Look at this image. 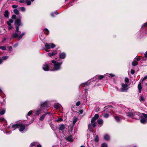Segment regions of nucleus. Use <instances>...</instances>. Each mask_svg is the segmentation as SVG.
Masks as SVG:
<instances>
[{
    "label": "nucleus",
    "instance_id": "473e14b6",
    "mask_svg": "<svg viewBox=\"0 0 147 147\" xmlns=\"http://www.w3.org/2000/svg\"><path fill=\"white\" fill-rule=\"evenodd\" d=\"M147 27V22L144 23L143 24L141 27L142 29H144L145 27Z\"/></svg>",
    "mask_w": 147,
    "mask_h": 147
},
{
    "label": "nucleus",
    "instance_id": "ea45409f",
    "mask_svg": "<svg viewBox=\"0 0 147 147\" xmlns=\"http://www.w3.org/2000/svg\"><path fill=\"white\" fill-rule=\"evenodd\" d=\"M101 147H107V144L105 143H104L101 144Z\"/></svg>",
    "mask_w": 147,
    "mask_h": 147
},
{
    "label": "nucleus",
    "instance_id": "0e129e2a",
    "mask_svg": "<svg viewBox=\"0 0 147 147\" xmlns=\"http://www.w3.org/2000/svg\"><path fill=\"white\" fill-rule=\"evenodd\" d=\"M37 147H41V146L40 144L37 145Z\"/></svg>",
    "mask_w": 147,
    "mask_h": 147
},
{
    "label": "nucleus",
    "instance_id": "4d7b16f0",
    "mask_svg": "<svg viewBox=\"0 0 147 147\" xmlns=\"http://www.w3.org/2000/svg\"><path fill=\"white\" fill-rule=\"evenodd\" d=\"M109 75L112 77H113L115 76V75L114 74H110Z\"/></svg>",
    "mask_w": 147,
    "mask_h": 147
},
{
    "label": "nucleus",
    "instance_id": "423d86ee",
    "mask_svg": "<svg viewBox=\"0 0 147 147\" xmlns=\"http://www.w3.org/2000/svg\"><path fill=\"white\" fill-rule=\"evenodd\" d=\"M122 87L121 89V92H124L127 91V87L128 85L127 84H124L123 83L121 84Z\"/></svg>",
    "mask_w": 147,
    "mask_h": 147
},
{
    "label": "nucleus",
    "instance_id": "f257e3e1",
    "mask_svg": "<svg viewBox=\"0 0 147 147\" xmlns=\"http://www.w3.org/2000/svg\"><path fill=\"white\" fill-rule=\"evenodd\" d=\"M99 117V115L97 114H96L94 117H93L91 120V123L89 124L88 125L89 129L91 130L93 127H94L96 126V120Z\"/></svg>",
    "mask_w": 147,
    "mask_h": 147
},
{
    "label": "nucleus",
    "instance_id": "774afa93",
    "mask_svg": "<svg viewBox=\"0 0 147 147\" xmlns=\"http://www.w3.org/2000/svg\"><path fill=\"white\" fill-rule=\"evenodd\" d=\"M80 147H84V146H81Z\"/></svg>",
    "mask_w": 147,
    "mask_h": 147
},
{
    "label": "nucleus",
    "instance_id": "2eb2a0df",
    "mask_svg": "<svg viewBox=\"0 0 147 147\" xmlns=\"http://www.w3.org/2000/svg\"><path fill=\"white\" fill-rule=\"evenodd\" d=\"M97 121L98 124L100 125L99 126V127H101L102 125L103 121L102 119L99 118L98 120Z\"/></svg>",
    "mask_w": 147,
    "mask_h": 147
},
{
    "label": "nucleus",
    "instance_id": "393cba45",
    "mask_svg": "<svg viewBox=\"0 0 147 147\" xmlns=\"http://www.w3.org/2000/svg\"><path fill=\"white\" fill-rule=\"evenodd\" d=\"M13 22V21L12 19H10L7 22V24L9 26L11 25V24Z\"/></svg>",
    "mask_w": 147,
    "mask_h": 147
},
{
    "label": "nucleus",
    "instance_id": "e433bc0d",
    "mask_svg": "<svg viewBox=\"0 0 147 147\" xmlns=\"http://www.w3.org/2000/svg\"><path fill=\"white\" fill-rule=\"evenodd\" d=\"M0 49H2V50H6V47L4 46H0Z\"/></svg>",
    "mask_w": 147,
    "mask_h": 147
},
{
    "label": "nucleus",
    "instance_id": "3c124183",
    "mask_svg": "<svg viewBox=\"0 0 147 147\" xmlns=\"http://www.w3.org/2000/svg\"><path fill=\"white\" fill-rule=\"evenodd\" d=\"M63 121V119L62 118H59L57 120V121Z\"/></svg>",
    "mask_w": 147,
    "mask_h": 147
},
{
    "label": "nucleus",
    "instance_id": "9d476101",
    "mask_svg": "<svg viewBox=\"0 0 147 147\" xmlns=\"http://www.w3.org/2000/svg\"><path fill=\"white\" fill-rule=\"evenodd\" d=\"M19 26H16V31L17 33H16L13 34L12 37H18L19 34H20V32L19 30Z\"/></svg>",
    "mask_w": 147,
    "mask_h": 147
},
{
    "label": "nucleus",
    "instance_id": "cd10ccee",
    "mask_svg": "<svg viewBox=\"0 0 147 147\" xmlns=\"http://www.w3.org/2000/svg\"><path fill=\"white\" fill-rule=\"evenodd\" d=\"M25 3H26L28 5H29L31 4V2L29 0H25Z\"/></svg>",
    "mask_w": 147,
    "mask_h": 147
},
{
    "label": "nucleus",
    "instance_id": "b1692460",
    "mask_svg": "<svg viewBox=\"0 0 147 147\" xmlns=\"http://www.w3.org/2000/svg\"><path fill=\"white\" fill-rule=\"evenodd\" d=\"M44 33L46 35H47L49 34V31L47 28H45L43 31Z\"/></svg>",
    "mask_w": 147,
    "mask_h": 147
},
{
    "label": "nucleus",
    "instance_id": "58836bf2",
    "mask_svg": "<svg viewBox=\"0 0 147 147\" xmlns=\"http://www.w3.org/2000/svg\"><path fill=\"white\" fill-rule=\"evenodd\" d=\"M5 113V111L4 110H3L0 112V114L1 115H3Z\"/></svg>",
    "mask_w": 147,
    "mask_h": 147
},
{
    "label": "nucleus",
    "instance_id": "5701e85b",
    "mask_svg": "<svg viewBox=\"0 0 147 147\" xmlns=\"http://www.w3.org/2000/svg\"><path fill=\"white\" fill-rule=\"evenodd\" d=\"M47 115V114H43L42 115L40 118L39 120L40 121H42L44 119V118L45 117L46 115Z\"/></svg>",
    "mask_w": 147,
    "mask_h": 147
},
{
    "label": "nucleus",
    "instance_id": "bb28decb",
    "mask_svg": "<svg viewBox=\"0 0 147 147\" xmlns=\"http://www.w3.org/2000/svg\"><path fill=\"white\" fill-rule=\"evenodd\" d=\"M104 138L106 140H109L110 139L109 136L107 134L105 135L104 136Z\"/></svg>",
    "mask_w": 147,
    "mask_h": 147
},
{
    "label": "nucleus",
    "instance_id": "39448f33",
    "mask_svg": "<svg viewBox=\"0 0 147 147\" xmlns=\"http://www.w3.org/2000/svg\"><path fill=\"white\" fill-rule=\"evenodd\" d=\"M45 47L47 49L45 50L47 52H49V49L51 48L53 49L55 47V45L52 43H47L45 45Z\"/></svg>",
    "mask_w": 147,
    "mask_h": 147
},
{
    "label": "nucleus",
    "instance_id": "09e8293b",
    "mask_svg": "<svg viewBox=\"0 0 147 147\" xmlns=\"http://www.w3.org/2000/svg\"><path fill=\"white\" fill-rule=\"evenodd\" d=\"M147 79V76H145L143 78L142 81H144L146 79Z\"/></svg>",
    "mask_w": 147,
    "mask_h": 147
},
{
    "label": "nucleus",
    "instance_id": "412c9836",
    "mask_svg": "<svg viewBox=\"0 0 147 147\" xmlns=\"http://www.w3.org/2000/svg\"><path fill=\"white\" fill-rule=\"evenodd\" d=\"M65 128V126L63 124H61L59 127V130H62Z\"/></svg>",
    "mask_w": 147,
    "mask_h": 147
},
{
    "label": "nucleus",
    "instance_id": "7ed1b4c3",
    "mask_svg": "<svg viewBox=\"0 0 147 147\" xmlns=\"http://www.w3.org/2000/svg\"><path fill=\"white\" fill-rule=\"evenodd\" d=\"M51 62L54 64V68L52 71H57L61 69V65L62 64V62L58 63L53 60H52Z\"/></svg>",
    "mask_w": 147,
    "mask_h": 147
},
{
    "label": "nucleus",
    "instance_id": "6ab92c4d",
    "mask_svg": "<svg viewBox=\"0 0 147 147\" xmlns=\"http://www.w3.org/2000/svg\"><path fill=\"white\" fill-rule=\"evenodd\" d=\"M8 37H5L3 40H2V42L3 43L7 42L8 41H9L10 40V39L8 38Z\"/></svg>",
    "mask_w": 147,
    "mask_h": 147
},
{
    "label": "nucleus",
    "instance_id": "c9c22d12",
    "mask_svg": "<svg viewBox=\"0 0 147 147\" xmlns=\"http://www.w3.org/2000/svg\"><path fill=\"white\" fill-rule=\"evenodd\" d=\"M102 115H103V117L105 118H107L109 117V115L108 113L105 114H102Z\"/></svg>",
    "mask_w": 147,
    "mask_h": 147
},
{
    "label": "nucleus",
    "instance_id": "864d4df0",
    "mask_svg": "<svg viewBox=\"0 0 147 147\" xmlns=\"http://www.w3.org/2000/svg\"><path fill=\"white\" fill-rule=\"evenodd\" d=\"M35 142H33V143H32L31 144V146H35Z\"/></svg>",
    "mask_w": 147,
    "mask_h": 147
},
{
    "label": "nucleus",
    "instance_id": "a878e982",
    "mask_svg": "<svg viewBox=\"0 0 147 147\" xmlns=\"http://www.w3.org/2000/svg\"><path fill=\"white\" fill-rule=\"evenodd\" d=\"M4 16L6 18H8L9 12L7 10H6L5 12Z\"/></svg>",
    "mask_w": 147,
    "mask_h": 147
},
{
    "label": "nucleus",
    "instance_id": "338daca9",
    "mask_svg": "<svg viewBox=\"0 0 147 147\" xmlns=\"http://www.w3.org/2000/svg\"><path fill=\"white\" fill-rule=\"evenodd\" d=\"M50 113L49 112H48L45 113V114H47V115L49 114Z\"/></svg>",
    "mask_w": 147,
    "mask_h": 147
},
{
    "label": "nucleus",
    "instance_id": "7c9ffc66",
    "mask_svg": "<svg viewBox=\"0 0 147 147\" xmlns=\"http://www.w3.org/2000/svg\"><path fill=\"white\" fill-rule=\"evenodd\" d=\"M129 82V78L127 77L125 78V84H127Z\"/></svg>",
    "mask_w": 147,
    "mask_h": 147
},
{
    "label": "nucleus",
    "instance_id": "c756f323",
    "mask_svg": "<svg viewBox=\"0 0 147 147\" xmlns=\"http://www.w3.org/2000/svg\"><path fill=\"white\" fill-rule=\"evenodd\" d=\"M13 12L16 15L19 14V11L16 9H14Z\"/></svg>",
    "mask_w": 147,
    "mask_h": 147
},
{
    "label": "nucleus",
    "instance_id": "72a5a7b5",
    "mask_svg": "<svg viewBox=\"0 0 147 147\" xmlns=\"http://www.w3.org/2000/svg\"><path fill=\"white\" fill-rule=\"evenodd\" d=\"M94 141L96 142H97L99 141V138L98 135H96L94 139Z\"/></svg>",
    "mask_w": 147,
    "mask_h": 147
},
{
    "label": "nucleus",
    "instance_id": "dca6fc26",
    "mask_svg": "<svg viewBox=\"0 0 147 147\" xmlns=\"http://www.w3.org/2000/svg\"><path fill=\"white\" fill-rule=\"evenodd\" d=\"M48 102L46 101L44 102L41 103L40 106L42 107H46L47 106Z\"/></svg>",
    "mask_w": 147,
    "mask_h": 147
},
{
    "label": "nucleus",
    "instance_id": "79ce46f5",
    "mask_svg": "<svg viewBox=\"0 0 147 147\" xmlns=\"http://www.w3.org/2000/svg\"><path fill=\"white\" fill-rule=\"evenodd\" d=\"M104 76L103 75H100L98 78V79L99 80H101L104 78Z\"/></svg>",
    "mask_w": 147,
    "mask_h": 147
},
{
    "label": "nucleus",
    "instance_id": "a211bd4d",
    "mask_svg": "<svg viewBox=\"0 0 147 147\" xmlns=\"http://www.w3.org/2000/svg\"><path fill=\"white\" fill-rule=\"evenodd\" d=\"M138 88L139 90V92L140 93H141L142 91V86L141 82H140L138 84Z\"/></svg>",
    "mask_w": 147,
    "mask_h": 147
},
{
    "label": "nucleus",
    "instance_id": "4be33fe9",
    "mask_svg": "<svg viewBox=\"0 0 147 147\" xmlns=\"http://www.w3.org/2000/svg\"><path fill=\"white\" fill-rule=\"evenodd\" d=\"M41 111L42 109H39L36 111L35 114L37 115H39L41 113Z\"/></svg>",
    "mask_w": 147,
    "mask_h": 147
},
{
    "label": "nucleus",
    "instance_id": "49530a36",
    "mask_svg": "<svg viewBox=\"0 0 147 147\" xmlns=\"http://www.w3.org/2000/svg\"><path fill=\"white\" fill-rule=\"evenodd\" d=\"M16 16L15 15H13L12 16V18L13 19H15L16 18Z\"/></svg>",
    "mask_w": 147,
    "mask_h": 147
},
{
    "label": "nucleus",
    "instance_id": "680f3d73",
    "mask_svg": "<svg viewBox=\"0 0 147 147\" xmlns=\"http://www.w3.org/2000/svg\"><path fill=\"white\" fill-rule=\"evenodd\" d=\"M77 121V120L76 119H75L73 121V123H75Z\"/></svg>",
    "mask_w": 147,
    "mask_h": 147
},
{
    "label": "nucleus",
    "instance_id": "052dcab7",
    "mask_svg": "<svg viewBox=\"0 0 147 147\" xmlns=\"http://www.w3.org/2000/svg\"><path fill=\"white\" fill-rule=\"evenodd\" d=\"M144 55L145 57L147 58V52L145 53Z\"/></svg>",
    "mask_w": 147,
    "mask_h": 147
},
{
    "label": "nucleus",
    "instance_id": "6e6d98bb",
    "mask_svg": "<svg viewBox=\"0 0 147 147\" xmlns=\"http://www.w3.org/2000/svg\"><path fill=\"white\" fill-rule=\"evenodd\" d=\"M4 120H5V119L3 118H0V121L3 122V121H4Z\"/></svg>",
    "mask_w": 147,
    "mask_h": 147
},
{
    "label": "nucleus",
    "instance_id": "6e6552de",
    "mask_svg": "<svg viewBox=\"0 0 147 147\" xmlns=\"http://www.w3.org/2000/svg\"><path fill=\"white\" fill-rule=\"evenodd\" d=\"M140 59L139 57L135 58L133 61L132 63V65L134 66H135L137 65L138 61H140Z\"/></svg>",
    "mask_w": 147,
    "mask_h": 147
},
{
    "label": "nucleus",
    "instance_id": "4c0bfd02",
    "mask_svg": "<svg viewBox=\"0 0 147 147\" xmlns=\"http://www.w3.org/2000/svg\"><path fill=\"white\" fill-rule=\"evenodd\" d=\"M67 141H71L72 138H71V136H69L67 138Z\"/></svg>",
    "mask_w": 147,
    "mask_h": 147
},
{
    "label": "nucleus",
    "instance_id": "13d9d810",
    "mask_svg": "<svg viewBox=\"0 0 147 147\" xmlns=\"http://www.w3.org/2000/svg\"><path fill=\"white\" fill-rule=\"evenodd\" d=\"M12 28V27L11 26V25L10 26H9V27H8V29L9 30H11Z\"/></svg>",
    "mask_w": 147,
    "mask_h": 147
},
{
    "label": "nucleus",
    "instance_id": "e2e57ef3",
    "mask_svg": "<svg viewBox=\"0 0 147 147\" xmlns=\"http://www.w3.org/2000/svg\"><path fill=\"white\" fill-rule=\"evenodd\" d=\"M54 13L57 15L58 14V13H57V11H55Z\"/></svg>",
    "mask_w": 147,
    "mask_h": 147
},
{
    "label": "nucleus",
    "instance_id": "f8f14e48",
    "mask_svg": "<svg viewBox=\"0 0 147 147\" xmlns=\"http://www.w3.org/2000/svg\"><path fill=\"white\" fill-rule=\"evenodd\" d=\"M57 53V50H55L51 53H48L47 55L48 56L51 57L52 56L56 54Z\"/></svg>",
    "mask_w": 147,
    "mask_h": 147
},
{
    "label": "nucleus",
    "instance_id": "9b49d317",
    "mask_svg": "<svg viewBox=\"0 0 147 147\" xmlns=\"http://www.w3.org/2000/svg\"><path fill=\"white\" fill-rule=\"evenodd\" d=\"M114 117L115 121L117 122H119L121 119H123L122 117L118 115H116L114 116Z\"/></svg>",
    "mask_w": 147,
    "mask_h": 147
},
{
    "label": "nucleus",
    "instance_id": "c85d7f7f",
    "mask_svg": "<svg viewBox=\"0 0 147 147\" xmlns=\"http://www.w3.org/2000/svg\"><path fill=\"white\" fill-rule=\"evenodd\" d=\"M61 106L60 104L58 103H56L54 107L55 109H58Z\"/></svg>",
    "mask_w": 147,
    "mask_h": 147
},
{
    "label": "nucleus",
    "instance_id": "2f4dec72",
    "mask_svg": "<svg viewBox=\"0 0 147 147\" xmlns=\"http://www.w3.org/2000/svg\"><path fill=\"white\" fill-rule=\"evenodd\" d=\"M19 124H16L14 125H12V127L13 128H16L19 127Z\"/></svg>",
    "mask_w": 147,
    "mask_h": 147
},
{
    "label": "nucleus",
    "instance_id": "a19ab883",
    "mask_svg": "<svg viewBox=\"0 0 147 147\" xmlns=\"http://www.w3.org/2000/svg\"><path fill=\"white\" fill-rule=\"evenodd\" d=\"M32 112L33 111H32V110L30 111L28 113L27 115L28 116H29L30 115H31L32 114Z\"/></svg>",
    "mask_w": 147,
    "mask_h": 147
},
{
    "label": "nucleus",
    "instance_id": "69168bd1",
    "mask_svg": "<svg viewBox=\"0 0 147 147\" xmlns=\"http://www.w3.org/2000/svg\"><path fill=\"white\" fill-rule=\"evenodd\" d=\"M88 83L86 82L84 83L85 85H87Z\"/></svg>",
    "mask_w": 147,
    "mask_h": 147
},
{
    "label": "nucleus",
    "instance_id": "f704fd0d",
    "mask_svg": "<svg viewBox=\"0 0 147 147\" xmlns=\"http://www.w3.org/2000/svg\"><path fill=\"white\" fill-rule=\"evenodd\" d=\"M20 9L22 12L25 11H26V8L24 7H20Z\"/></svg>",
    "mask_w": 147,
    "mask_h": 147
},
{
    "label": "nucleus",
    "instance_id": "603ef678",
    "mask_svg": "<svg viewBox=\"0 0 147 147\" xmlns=\"http://www.w3.org/2000/svg\"><path fill=\"white\" fill-rule=\"evenodd\" d=\"M131 73L132 74H134V73H135V71H134V70L133 69H131Z\"/></svg>",
    "mask_w": 147,
    "mask_h": 147
},
{
    "label": "nucleus",
    "instance_id": "4468645a",
    "mask_svg": "<svg viewBox=\"0 0 147 147\" xmlns=\"http://www.w3.org/2000/svg\"><path fill=\"white\" fill-rule=\"evenodd\" d=\"M9 58L8 56H5L1 58H0V64H1L3 62V60H5Z\"/></svg>",
    "mask_w": 147,
    "mask_h": 147
},
{
    "label": "nucleus",
    "instance_id": "20e7f679",
    "mask_svg": "<svg viewBox=\"0 0 147 147\" xmlns=\"http://www.w3.org/2000/svg\"><path fill=\"white\" fill-rule=\"evenodd\" d=\"M140 114H141V116L140 117H141V118L140 120L141 122L143 124L146 123L147 121V114L144 113H140Z\"/></svg>",
    "mask_w": 147,
    "mask_h": 147
},
{
    "label": "nucleus",
    "instance_id": "8fccbe9b",
    "mask_svg": "<svg viewBox=\"0 0 147 147\" xmlns=\"http://www.w3.org/2000/svg\"><path fill=\"white\" fill-rule=\"evenodd\" d=\"M25 34V33L24 32H22L20 36L19 37H22Z\"/></svg>",
    "mask_w": 147,
    "mask_h": 147
},
{
    "label": "nucleus",
    "instance_id": "aec40b11",
    "mask_svg": "<svg viewBox=\"0 0 147 147\" xmlns=\"http://www.w3.org/2000/svg\"><path fill=\"white\" fill-rule=\"evenodd\" d=\"M142 102H144L145 101V99L143 96L141 94L140 95V98L139 99Z\"/></svg>",
    "mask_w": 147,
    "mask_h": 147
},
{
    "label": "nucleus",
    "instance_id": "f03ea898",
    "mask_svg": "<svg viewBox=\"0 0 147 147\" xmlns=\"http://www.w3.org/2000/svg\"><path fill=\"white\" fill-rule=\"evenodd\" d=\"M127 115L132 118L138 119L140 118L141 114L139 112L133 113L132 112H130L127 113Z\"/></svg>",
    "mask_w": 147,
    "mask_h": 147
},
{
    "label": "nucleus",
    "instance_id": "0eeeda50",
    "mask_svg": "<svg viewBox=\"0 0 147 147\" xmlns=\"http://www.w3.org/2000/svg\"><path fill=\"white\" fill-rule=\"evenodd\" d=\"M43 69L45 71H47L49 70H51V69H49V65L48 63L46 62L43 65L42 67Z\"/></svg>",
    "mask_w": 147,
    "mask_h": 147
},
{
    "label": "nucleus",
    "instance_id": "c03bdc74",
    "mask_svg": "<svg viewBox=\"0 0 147 147\" xmlns=\"http://www.w3.org/2000/svg\"><path fill=\"white\" fill-rule=\"evenodd\" d=\"M8 50L10 51H11L12 50V47H8Z\"/></svg>",
    "mask_w": 147,
    "mask_h": 147
},
{
    "label": "nucleus",
    "instance_id": "1a4fd4ad",
    "mask_svg": "<svg viewBox=\"0 0 147 147\" xmlns=\"http://www.w3.org/2000/svg\"><path fill=\"white\" fill-rule=\"evenodd\" d=\"M21 16H20V18H18L15 21V23L18 26H22V24L21 23Z\"/></svg>",
    "mask_w": 147,
    "mask_h": 147
},
{
    "label": "nucleus",
    "instance_id": "37998d69",
    "mask_svg": "<svg viewBox=\"0 0 147 147\" xmlns=\"http://www.w3.org/2000/svg\"><path fill=\"white\" fill-rule=\"evenodd\" d=\"M12 7L13 8H17L18 7V5H12Z\"/></svg>",
    "mask_w": 147,
    "mask_h": 147
},
{
    "label": "nucleus",
    "instance_id": "a18cd8bd",
    "mask_svg": "<svg viewBox=\"0 0 147 147\" xmlns=\"http://www.w3.org/2000/svg\"><path fill=\"white\" fill-rule=\"evenodd\" d=\"M19 2L21 3H25V0H19Z\"/></svg>",
    "mask_w": 147,
    "mask_h": 147
},
{
    "label": "nucleus",
    "instance_id": "de8ad7c7",
    "mask_svg": "<svg viewBox=\"0 0 147 147\" xmlns=\"http://www.w3.org/2000/svg\"><path fill=\"white\" fill-rule=\"evenodd\" d=\"M80 104V101L77 102L76 104V105L77 106H79Z\"/></svg>",
    "mask_w": 147,
    "mask_h": 147
},
{
    "label": "nucleus",
    "instance_id": "5fc2aeb1",
    "mask_svg": "<svg viewBox=\"0 0 147 147\" xmlns=\"http://www.w3.org/2000/svg\"><path fill=\"white\" fill-rule=\"evenodd\" d=\"M51 16L52 17H55V16L54 15V13L53 12H52L51 13Z\"/></svg>",
    "mask_w": 147,
    "mask_h": 147
},
{
    "label": "nucleus",
    "instance_id": "f3484780",
    "mask_svg": "<svg viewBox=\"0 0 147 147\" xmlns=\"http://www.w3.org/2000/svg\"><path fill=\"white\" fill-rule=\"evenodd\" d=\"M66 55L65 53H62L59 54V57L61 59H63L65 57Z\"/></svg>",
    "mask_w": 147,
    "mask_h": 147
},
{
    "label": "nucleus",
    "instance_id": "bf43d9fd",
    "mask_svg": "<svg viewBox=\"0 0 147 147\" xmlns=\"http://www.w3.org/2000/svg\"><path fill=\"white\" fill-rule=\"evenodd\" d=\"M79 112L81 114H82L83 113V111L82 110H80L79 111Z\"/></svg>",
    "mask_w": 147,
    "mask_h": 147
},
{
    "label": "nucleus",
    "instance_id": "ddd939ff",
    "mask_svg": "<svg viewBox=\"0 0 147 147\" xmlns=\"http://www.w3.org/2000/svg\"><path fill=\"white\" fill-rule=\"evenodd\" d=\"M19 127H20L19 131H23L25 129V126L24 125H22L21 124H19Z\"/></svg>",
    "mask_w": 147,
    "mask_h": 147
}]
</instances>
